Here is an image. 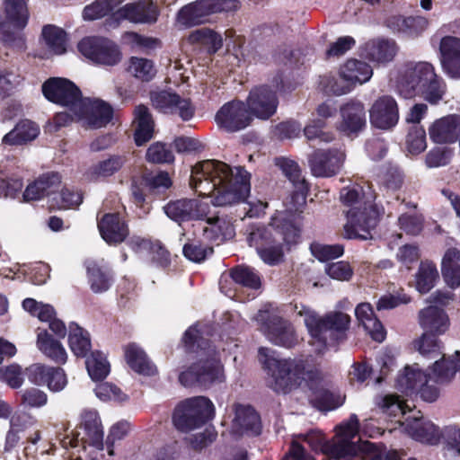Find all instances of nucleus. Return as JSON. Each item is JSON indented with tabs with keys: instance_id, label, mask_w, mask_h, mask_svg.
<instances>
[{
	"instance_id": "obj_1",
	"label": "nucleus",
	"mask_w": 460,
	"mask_h": 460,
	"mask_svg": "<svg viewBox=\"0 0 460 460\" xmlns=\"http://www.w3.org/2000/svg\"><path fill=\"white\" fill-rule=\"evenodd\" d=\"M190 187L199 196H210L217 207L244 201L250 193V173L218 160H205L192 167Z\"/></svg>"
},
{
	"instance_id": "obj_2",
	"label": "nucleus",
	"mask_w": 460,
	"mask_h": 460,
	"mask_svg": "<svg viewBox=\"0 0 460 460\" xmlns=\"http://www.w3.org/2000/svg\"><path fill=\"white\" fill-rule=\"evenodd\" d=\"M259 359L270 376L269 385L275 392L287 394L305 382L313 390L314 400L329 402L332 394L327 390L317 387L320 372L307 359H279L275 351L268 348H260Z\"/></svg>"
},
{
	"instance_id": "obj_3",
	"label": "nucleus",
	"mask_w": 460,
	"mask_h": 460,
	"mask_svg": "<svg viewBox=\"0 0 460 460\" xmlns=\"http://www.w3.org/2000/svg\"><path fill=\"white\" fill-rule=\"evenodd\" d=\"M377 195L367 185L363 188H343L341 190V200L352 208L348 211V222L344 226V236L348 239L368 240L372 238V231L377 225L378 218L384 209H379L375 202Z\"/></svg>"
},
{
	"instance_id": "obj_4",
	"label": "nucleus",
	"mask_w": 460,
	"mask_h": 460,
	"mask_svg": "<svg viewBox=\"0 0 460 460\" xmlns=\"http://www.w3.org/2000/svg\"><path fill=\"white\" fill-rule=\"evenodd\" d=\"M294 313L304 318V323L310 334L309 344L318 354L324 353L330 347L346 338L350 317L341 312H332L320 317L314 310L302 304L294 305Z\"/></svg>"
},
{
	"instance_id": "obj_5",
	"label": "nucleus",
	"mask_w": 460,
	"mask_h": 460,
	"mask_svg": "<svg viewBox=\"0 0 460 460\" xmlns=\"http://www.w3.org/2000/svg\"><path fill=\"white\" fill-rule=\"evenodd\" d=\"M358 432V419L352 414L349 420L337 427V434L326 440L319 430L300 434L298 438L306 442L314 452H322L327 460H360L361 447L354 439Z\"/></svg>"
},
{
	"instance_id": "obj_6",
	"label": "nucleus",
	"mask_w": 460,
	"mask_h": 460,
	"mask_svg": "<svg viewBox=\"0 0 460 460\" xmlns=\"http://www.w3.org/2000/svg\"><path fill=\"white\" fill-rule=\"evenodd\" d=\"M397 90L404 98L420 95L432 104L442 100L446 93L444 80L429 62L408 64L397 80Z\"/></svg>"
},
{
	"instance_id": "obj_7",
	"label": "nucleus",
	"mask_w": 460,
	"mask_h": 460,
	"mask_svg": "<svg viewBox=\"0 0 460 460\" xmlns=\"http://www.w3.org/2000/svg\"><path fill=\"white\" fill-rule=\"evenodd\" d=\"M296 235L297 230L293 226L287 233H280L272 226H252L248 230L247 243L255 248L265 263L274 265L283 256L281 241L290 242Z\"/></svg>"
},
{
	"instance_id": "obj_8",
	"label": "nucleus",
	"mask_w": 460,
	"mask_h": 460,
	"mask_svg": "<svg viewBox=\"0 0 460 460\" xmlns=\"http://www.w3.org/2000/svg\"><path fill=\"white\" fill-rule=\"evenodd\" d=\"M4 21L0 14V38L8 46L22 49L24 35L22 30L29 20V11L26 0H5Z\"/></svg>"
},
{
	"instance_id": "obj_9",
	"label": "nucleus",
	"mask_w": 460,
	"mask_h": 460,
	"mask_svg": "<svg viewBox=\"0 0 460 460\" xmlns=\"http://www.w3.org/2000/svg\"><path fill=\"white\" fill-rule=\"evenodd\" d=\"M214 416L212 402L204 396L187 399L174 410L172 421L175 428L188 432L203 425Z\"/></svg>"
},
{
	"instance_id": "obj_10",
	"label": "nucleus",
	"mask_w": 460,
	"mask_h": 460,
	"mask_svg": "<svg viewBox=\"0 0 460 460\" xmlns=\"http://www.w3.org/2000/svg\"><path fill=\"white\" fill-rule=\"evenodd\" d=\"M237 0H199L183 6L178 13V23L189 28L207 21L210 14L237 10Z\"/></svg>"
},
{
	"instance_id": "obj_11",
	"label": "nucleus",
	"mask_w": 460,
	"mask_h": 460,
	"mask_svg": "<svg viewBox=\"0 0 460 460\" xmlns=\"http://www.w3.org/2000/svg\"><path fill=\"white\" fill-rule=\"evenodd\" d=\"M254 320L259 330L273 344L291 348L297 343L298 339L291 323L269 310H260Z\"/></svg>"
},
{
	"instance_id": "obj_12",
	"label": "nucleus",
	"mask_w": 460,
	"mask_h": 460,
	"mask_svg": "<svg viewBox=\"0 0 460 460\" xmlns=\"http://www.w3.org/2000/svg\"><path fill=\"white\" fill-rule=\"evenodd\" d=\"M179 381L186 387L193 385L209 387L215 383L224 381L222 366L214 358L206 360L200 359L191 365L186 371L181 372L179 376Z\"/></svg>"
},
{
	"instance_id": "obj_13",
	"label": "nucleus",
	"mask_w": 460,
	"mask_h": 460,
	"mask_svg": "<svg viewBox=\"0 0 460 460\" xmlns=\"http://www.w3.org/2000/svg\"><path fill=\"white\" fill-rule=\"evenodd\" d=\"M42 92L49 101L67 107L72 114L84 99L79 88L73 82L65 78L49 79L43 84Z\"/></svg>"
},
{
	"instance_id": "obj_14",
	"label": "nucleus",
	"mask_w": 460,
	"mask_h": 460,
	"mask_svg": "<svg viewBox=\"0 0 460 460\" xmlns=\"http://www.w3.org/2000/svg\"><path fill=\"white\" fill-rule=\"evenodd\" d=\"M78 50L94 63L114 66L120 60L118 46L101 37H86L78 43Z\"/></svg>"
},
{
	"instance_id": "obj_15",
	"label": "nucleus",
	"mask_w": 460,
	"mask_h": 460,
	"mask_svg": "<svg viewBox=\"0 0 460 460\" xmlns=\"http://www.w3.org/2000/svg\"><path fill=\"white\" fill-rule=\"evenodd\" d=\"M219 128L227 132H236L250 126L253 120L245 102L232 101L225 103L215 117Z\"/></svg>"
},
{
	"instance_id": "obj_16",
	"label": "nucleus",
	"mask_w": 460,
	"mask_h": 460,
	"mask_svg": "<svg viewBox=\"0 0 460 460\" xmlns=\"http://www.w3.org/2000/svg\"><path fill=\"white\" fill-rule=\"evenodd\" d=\"M208 209V204L199 199L172 200L164 207L166 216L178 224L192 220H202L207 217Z\"/></svg>"
},
{
	"instance_id": "obj_17",
	"label": "nucleus",
	"mask_w": 460,
	"mask_h": 460,
	"mask_svg": "<svg viewBox=\"0 0 460 460\" xmlns=\"http://www.w3.org/2000/svg\"><path fill=\"white\" fill-rule=\"evenodd\" d=\"M252 117L267 120L272 117L279 105L276 90L261 85L251 90L245 102Z\"/></svg>"
},
{
	"instance_id": "obj_18",
	"label": "nucleus",
	"mask_w": 460,
	"mask_h": 460,
	"mask_svg": "<svg viewBox=\"0 0 460 460\" xmlns=\"http://www.w3.org/2000/svg\"><path fill=\"white\" fill-rule=\"evenodd\" d=\"M459 365H453L443 357L440 360H436L432 374L426 376L425 384L418 389L416 394H420V398L428 402H435L439 396L438 388L432 383L444 384L449 382L457 371Z\"/></svg>"
},
{
	"instance_id": "obj_19",
	"label": "nucleus",
	"mask_w": 460,
	"mask_h": 460,
	"mask_svg": "<svg viewBox=\"0 0 460 460\" xmlns=\"http://www.w3.org/2000/svg\"><path fill=\"white\" fill-rule=\"evenodd\" d=\"M111 107L101 101L84 98L73 116L93 128L105 127L112 119Z\"/></svg>"
},
{
	"instance_id": "obj_20",
	"label": "nucleus",
	"mask_w": 460,
	"mask_h": 460,
	"mask_svg": "<svg viewBox=\"0 0 460 460\" xmlns=\"http://www.w3.org/2000/svg\"><path fill=\"white\" fill-rule=\"evenodd\" d=\"M153 105L164 113L179 115L183 120L190 119L194 115V107L190 101L177 93L162 91L151 96Z\"/></svg>"
},
{
	"instance_id": "obj_21",
	"label": "nucleus",
	"mask_w": 460,
	"mask_h": 460,
	"mask_svg": "<svg viewBox=\"0 0 460 460\" xmlns=\"http://www.w3.org/2000/svg\"><path fill=\"white\" fill-rule=\"evenodd\" d=\"M371 124L380 129H391L398 123L399 110L395 100L388 95L379 97L369 110Z\"/></svg>"
},
{
	"instance_id": "obj_22",
	"label": "nucleus",
	"mask_w": 460,
	"mask_h": 460,
	"mask_svg": "<svg viewBox=\"0 0 460 460\" xmlns=\"http://www.w3.org/2000/svg\"><path fill=\"white\" fill-rule=\"evenodd\" d=\"M344 158V154L338 150H318L309 158V165L314 176L331 177L341 170Z\"/></svg>"
},
{
	"instance_id": "obj_23",
	"label": "nucleus",
	"mask_w": 460,
	"mask_h": 460,
	"mask_svg": "<svg viewBox=\"0 0 460 460\" xmlns=\"http://www.w3.org/2000/svg\"><path fill=\"white\" fill-rule=\"evenodd\" d=\"M26 370L31 382L39 385H47L53 392L61 391L66 385L65 372L60 367L34 364Z\"/></svg>"
},
{
	"instance_id": "obj_24",
	"label": "nucleus",
	"mask_w": 460,
	"mask_h": 460,
	"mask_svg": "<svg viewBox=\"0 0 460 460\" xmlns=\"http://www.w3.org/2000/svg\"><path fill=\"white\" fill-rule=\"evenodd\" d=\"M97 226L102 238L111 245L121 243L129 234L127 223L118 213L104 214L98 218Z\"/></svg>"
},
{
	"instance_id": "obj_25",
	"label": "nucleus",
	"mask_w": 460,
	"mask_h": 460,
	"mask_svg": "<svg viewBox=\"0 0 460 460\" xmlns=\"http://www.w3.org/2000/svg\"><path fill=\"white\" fill-rule=\"evenodd\" d=\"M440 63L444 73L453 79H460V38L445 36L439 44Z\"/></svg>"
},
{
	"instance_id": "obj_26",
	"label": "nucleus",
	"mask_w": 460,
	"mask_h": 460,
	"mask_svg": "<svg viewBox=\"0 0 460 460\" xmlns=\"http://www.w3.org/2000/svg\"><path fill=\"white\" fill-rule=\"evenodd\" d=\"M340 112L341 121L338 129L343 134H358L366 127V111L363 103L349 102L341 107Z\"/></svg>"
},
{
	"instance_id": "obj_27",
	"label": "nucleus",
	"mask_w": 460,
	"mask_h": 460,
	"mask_svg": "<svg viewBox=\"0 0 460 460\" xmlns=\"http://www.w3.org/2000/svg\"><path fill=\"white\" fill-rule=\"evenodd\" d=\"M158 13L157 6L152 1L141 0L119 8L115 15L117 19H125L135 23H154Z\"/></svg>"
},
{
	"instance_id": "obj_28",
	"label": "nucleus",
	"mask_w": 460,
	"mask_h": 460,
	"mask_svg": "<svg viewBox=\"0 0 460 460\" xmlns=\"http://www.w3.org/2000/svg\"><path fill=\"white\" fill-rule=\"evenodd\" d=\"M261 431V420L251 406L238 405L232 424V432L235 435L258 436Z\"/></svg>"
},
{
	"instance_id": "obj_29",
	"label": "nucleus",
	"mask_w": 460,
	"mask_h": 460,
	"mask_svg": "<svg viewBox=\"0 0 460 460\" xmlns=\"http://www.w3.org/2000/svg\"><path fill=\"white\" fill-rule=\"evenodd\" d=\"M276 164L281 169L282 172L295 187L292 199L295 200L298 206L304 205L306 199L308 185L305 178L302 177L297 164L288 158L280 157L276 159Z\"/></svg>"
},
{
	"instance_id": "obj_30",
	"label": "nucleus",
	"mask_w": 460,
	"mask_h": 460,
	"mask_svg": "<svg viewBox=\"0 0 460 460\" xmlns=\"http://www.w3.org/2000/svg\"><path fill=\"white\" fill-rule=\"evenodd\" d=\"M460 132V117L447 116L432 124L429 128L430 138L437 143H454Z\"/></svg>"
},
{
	"instance_id": "obj_31",
	"label": "nucleus",
	"mask_w": 460,
	"mask_h": 460,
	"mask_svg": "<svg viewBox=\"0 0 460 460\" xmlns=\"http://www.w3.org/2000/svg\"><path fill=\"white\" fill-rule=\"evenodd\" d=\"M36 344L39 350L55 363L63 365L66 362L67 353L66 349L47 330L38 329Z\"/></svg>"
},
{
	"instance_id": "obj_32",
	"label": "nucleus",
	"mask_w": 460,
	"mask_h": 460,
	"mask_svg": "<svg viewBox=\"0 0 460 460\" xmlns=\"http://www.w3.org/2000/svg\"><path fill=\"white\" fill-rule=\"evenodd\" d=\"M386 23L394 32L413 38L419 36L427 29L429 21L422 16L407 18L393 16L387 20Z\"/></svg>"
},
{
	"instance_id": "obj_33",
	"label": "nucleus",
	"mask_w": 460,
	"mask_h": 460,
	"mask_svg": "<svg viewBox=\"0 0 460 460\" xmlns=\"http://www.w3.org/2000/svg\"><path fill=\"white\" fill-rule=\"evenodd\" d=\"M419 323L427 332L441 334L448 327V317L439 307L429 305L419 312Z\"/></svg>"
},
{
	"instance_id": "obj_34",
	"label": "nucleus",
	"mask_w": 460,
	"mask_h": 460,
	"mask_svg": "<svg viewBox=\"0 0 460 460\" xmlns=\"http://www.w3.org/2000/svg\"><path fill=\"white\" fill-rule=\"evenodd\" d=\"M426 376L417 364L406 366L397 376L395 386L407 395L414 394L425 384Z\"/></svg>"
},
{
	"instance_id": "obj_35",
	"label": "nucleus",
	"mask_w": 460,
	"mask_h": 460,
	"mask_svg": "<svg viewBox=\"0 0 460 460\" xmlns=\"http://www.w3.org/2000/svg\"><path fill=\"white\" fill-rule=\"evenodd\" d=\"M355 314L359 323L370 334L373 340L381 342L385 338L382 323L375 316L372 306L368 303L359 304L355 309Z\"/></svg>"
},
{
	"instance_id": "obj_36",
	"label": "nucleus",
	"mask_w": 460,
	"mask_h": 460,
	"mask_svg": "<svg viewBox=\"0 0 460 460\" xmlns=\"http://www.w3.org/2000/svg\"><path fill=\"white\" fill-rule=\"evenodd\" d=\"M81 427L84 429L86 440L96 448L103 449V428L96 411L85 410L81 414Z\"/></svg>"
},
{
	"instance_id": "obj_37",
	"label": "nucleus",
	"mask_w": 460,
	"mask_h": 460,
	"mask_svg": "<svg viewBox=\"0 0 460 460\" xmlns=\"http://www.w3.org/2000/svg\"><path fill=\"white\" fill-rule=\"evenodd\" d=\"M60 181V175L57 172L43 174L33 183L28 185L23 193V198L25 200L29 201L40 199L45 195L52 194Z\"/></svg>"
},
{
	"instance_id": "obj_38",
	"label": "nucleus",
	"mask_w": 460,
	"mask_h": 460,
	"mask_svg": "<svg viewBox=\"0 0 460 460\" xmlns=\"http://www.w3.org/2000/svg\"><path fill=\"white\" fill-rule=\"evenodd\" d=\"M396 50V45L394 40L376 39L368 41L365 45L364 55L373 62L387 63L393 60Z\"/></svg>"
},
{
	"instance_id": "obj_39",
	"label": "nucleus",
	"mask_w": 460,
	"mask_h": 460,
	"mask_svg": "<svg viewBox=\"0 0 460 460\" xmlns=\"http://www.w3.org/2000/svg\"><path fill=\"white\" fill-rule=\"evenodd\" d=\"M406 430L412 438L423 443L436 444L439 440L438 429L431 421L423 418L409 420Z\"/></svg>"
},
{
	"instance_id": "obj_40",
	"label": "nucleus",
	"mask_w": 460,
	"mask_h": 460,
	"mask_svg": "<svg viewBox=\"0 0 460 460\" xmlns=\"http://www.w3.org/2000/svg\"><path fill=\"white\" fill-rule=\"evenodd\" d=\"M40 133L38 125L29 119L21 120L13 129L4 136L3 145L19 146L34 140Z\"/></svg>"
},
{
	"instance_id": "obj_41",
	"label": "nucleus",
	"mask_w": 460,
	"mask_h": 460,
	"mask_svg": "<svg viewBox=\"0 0 460 460\" xmlns=\"http://www.w3.org/2000/svg\"><path fill=\"white\" fill-rule=\"evenodd\" d=\"M134 113V138L136 145L140 146L148 142L153 137L155 125L149 110L146 106H137Z\"/></svg>"
},
{
	"instance_id": "obj_42",
	"label": "nucleus",
	"mask_w": 460,
	"mask_h": 460,
	"mask_svg": "<svg viewBox=\"0 0 460 460\" xmlns=\"http://www.w3.org/2000/svg\"><path fill=\"white\" fill-rule=\"evenodd\" d=\"M124 352L128 365L135 372L145 376H152L155 373V367L149 361L143 349L136 343L127 345Z\"/></svg>"
},
{
	"instance_id": "obj_43",
	"label": "nucleus",
	"mask_w": 460,
	"mask_h": 460,
	"mask_svg": "<svg viewBox=\"0 0 460 460\" xmlns=\"http://www.w3.org/2000/svg\"><path fill=\"white\" fill-rule=\"evenodd\" d=\"M339 75L352 85L356 83L362 84L372 77L373 69L365 61L349 59L341 66Z\"/></svg>"
},
{
	"instance_id": "obj_44",
	"label": "nucleus",
	"mask_w": 460,
	"mask_h": 460,
	"mask_svg": "<svg viewBox=\"0 0 460 460\" xmlns=\"http://www.w3.org/2000/svg\"><path fill=\"white\" fill-rule=\"evenodd\" d=\"M445 281L453 288L460 286V251L448 249L443 259L441 266Z\"/></svg>"
},
{
	"instance_id": "obj_45",
	"label": "nucleus",
	"mask_w": 460,
	"mask_h": 460,
	"mask_svg": "<svg viewBox=\"0 0 460 460\" xmlns=\"http://www.w3.org/2000/svg\"><path fill=\"white\" fill-rule=\"evenodd\" d=\"M87 273L91 288L94 293L107 291L112 284V275L106 267L99 265L96 261H87Z\"/></svg>"
},
{
	"instance_id": "obj_46",
	"label": "nucleus",
	"mask_w": 460,
	"mask_h": 460,
	"mask_svg": "<svg viewBox=\"0 0 460 460\" xmlns=\"http://www.w3.org/2000/svg\"><path fill=\"white\" fill-rule=\"evenodd\" d=\"M209 226L204 228V235L207 239L216 242L217 244L234 236V228L229 221L218 217H208Z\"/></svg>"
},
{
	"instance_id": "obj_47",
	"label": "nucleus",
	"mask_w": 460,
	"mask_h": 460,
	"mask_svg": "<svg viewBox=\"0 0 460 460\" xmlns=\"http://www.w3.org/2000/svg\"><path fill=\"white\" fill-rule=\"evenodd\" d=\"M68 343L71 351L76 357H85L91 349V341L87 331L75 323L68 327Z\"/></svg>"
},
{
	"instance_id": "obj_48",
	"label": "nucleus",
	"mask_w": 460,
	"mask_h": 460,
	"mask_svg": "<svg viewBox=\"0 0 460 460\" xmlns=\"http://www.w3.org/2000/svg\"><path fill=\"white\" fill-rule=\"evenodd\" d=\"M438 278V269L432 261H421L415 275L416 289L422 294L428 293L434 288Z\"/></svg>"
},
{
	"instance_id": "obj_49",
	"label": "nucleus",
	"mask_w": 460,
	"mask_h": 460,
	"mask_svg": "<svg viewBox=\"0 0 460 460\" xmlns=\"http://www.w3.org/2000/svg\"><path fill=\"white\" fill-rule=\"evenodd\" d=\"M188 40L207 47L210 53H216L223 45L221 35L206 27L191 31Z\"/></svg>"
},
{
	"instance_id": "obj_50",
	"label": "nucleus",
	"mask_w": 460,
	"mask_h": 460,
	"mask_svg": "<svg viewBox=\"0 0 460 460\" xmlns=\"http://www.w3.org/2000/svg\"><path fill=\"white\" fill-rule=\"evenodd\" d=\"M42 37L48 49L57 55L66 52V32L56 26L47 25L42 30Z\"/></svg>"
},
{
	"instance_id": "obj_51",
	"label": "nucleus",
	"mask_w": 460,
	"mask_h": 460,
	"mask_svg": "<svg viewBox=\"0 0 460 460\" xmlns=\"http://www.w3.org/2000/svg\"><path fill=\"white\" fill-rule=\"evenodd\" d=\"M86 368L93 380H102L110 373V364L106 357L100 351L91 354L86 359Z\"/></svg>"
},
{
	"instance_id": "obj_52",
	"label": "nucleus",
	"mask_w": 460,
	"mask_h": 460,
	"mask_svg": "<svg viewBox=\"0 0 460 460\" xmlns=\"http://www.w3.org/2000/svg\"><path fill=\"white\" fill-rule=\"evenodd\" d=\"M320 86L328 94L342 95L351 91L352 84L341 75H327L321 77Z\"/></svg>"
},
{
	"instance_id": "obj_53",
	"label": "nucleus",
	"mask_w": 460,
	"mask_h": 460,
	"mask_svg": "<svg viewBox=\"0 0 460 460\" xmlns=\"http://www.w3.org/2000/svg\"><path fill=\"white\" fill-rule=\"evenodd\" d=\"M128 72L142 81H150L156 73L154 63L146 58L132 57L128 66Z\"/></svg>"
},
{
	"instance_id": "obj_54",
	"label": "nucleus",
	"mask_w": 460,
	"mask_h": 460,
	"mask_svg": "<svg viewBox=\"0 0 460 460\" xmlns=\"http://www.w3.org/2000/svg\"><path fill=\"white\" fill-rule=\"evenodd\" d=\"M233 281L243 288L257 289L261 286L259 276L248 267L238 266L230 272Z\"/></svg>"
},
{
	"instance_id": "obj_55",
	"label": "nucleus",
	"mask_w": 460,
	"mask_h": 460,
	"mask_svg": "<svg viewBox=\"0 0 460 460\" xmlns=\"http://www.w3.org/2000/svg\"><path fill=\"white\" fill-rule=\"evenodd\" d=\"M125 163L124 155H114L93 166L92 172L98 177H108L118 172Z\"/></svg>"
},
{
	"instance_id": "obj_56",
	"label": "nucleus",
	"mask_w": 460,
	"mask_h": 460,
	"mask_svg": "<svg viewBox=\"0 0 460 460\" xmlns=\"http://www.w3.org/2000/svg\"><path fill=\"white\" fill-rule=\"evenodd\" d=\"M119 3V0H96L92 4L84 7L83 17L85 20L102 18L115 9Z\"/></svg>"
},
{
	"instance_id": "obj_57",
	"label": "nucleus",
	"mask_w": 460,
	"mask_h": 460,
	"mask_svg": "<svg viewBox=\"0 0 460 460\" xmlns=\"http://www.w3.org/2000/svg\"><path fill=\"white\" fill-rule=\"evenodd\" d=\"M439 439L444 450L460 456V428L445 427L439 434Z\"/></svg>"
},
{
	"instance_id": "obj_58",
	"label": "nucleus",
	"mask_w": 460,
	"mask_h": 460,
	"mask_svg": "<svg viewBox=\"0 0 460 460\" xmlns=\"http://www.w3.org/2000/svg\"><path fill=\"white\" fill-rule=\"evenodd\" d=\"M22 307L33 316H37L41 322L49 323L56 316L53 306L48 304L39 303L33 298L24 299Z\"/></svg>"
},
{
	"instance_id": "obj_59",
	"label": "nucleus",
	"mask_w": 460,
	"mask_h": 460,
	"mask_svg": "<svg viewBox=\"0 0 460 460\" xmlns=\"http://www.w3.org/2000/svg\"><path fill=\"white\" fill-rule=\"evenodd\" d=\"M312 254L321 261H327L341 257L344 253L341 244H323L314 243L310 246Z\"/></svg>"
},
{
	"instance_id": "obj_60",
	"label": "nucleus",
	"mask_w": 460,
	"mask_h": 460,
	"mask_svg": "<svg viewBox=\"0 0 460 460\" xmlns=\"http://www.w3.org/2000/svg\"><path fill=\"white\" fill-rule=\"evenodd\" d=\"M376 403L385 413L394 417L404 415L408 411V406L397 395L394 394H387L379 398Z\"/></svg>"
},
{
	"instance_id": "obj_61",
	"label": "nucleus",
	"mask_w": 460,
	"mask_h": 460,
	"mask_svg": "<svg viewBox=\"0 0 460 460\" xmlns=\"http://www.w3.org/2000/svg\"><path fill=\"white\" fill-rule=\"evenodd\" d=\"M144 182L148 190L155 195L164 193L172 186V180L165 172L146 176L144 178Z\"/></svg>"
},
{
	"instance_id": "obj_62",
	"label": "nucleus",
	"mask_w": 460,
	"mask_h": 460,
	"mask_svg": "<svg viewBox=\"0 0 460 460\" xmlns=\"http://www.w3.org/2000/svg\"><path fill=\"white\" fill-rule=\"evenodd\" d=\"M82 195L78 191L69 189H63L62 191L52 198V206L59 209L74 208L78 207L82 202Z\"/></svg>"
},
{
	"instance_id": "obj_63",
	"label": "nucleus",
	"mask_w": 460,
	"mask_h": 460,
	"mask_svg": "<svg viewBox=\"0 0 460 460\" xmlns=\"http://www.w3.org/2000/svg\"><path fill=\"white\" fill-rule=\"evenodd\" d=\"M199 324L190 327L184 333L183 342L188 350L195 351V347L205 349L208 344V341L203 337L204 333H208L203 330L205 325L198 329Z\"/></svg>"
},
{
	"instance_id": "obj_64",
	"label": "nucleus",
	"mask_w": 460,
	"mask_h": 460,
	"mask_svg": "<svg viewBox=\"0 0 460 460\" xmlns=\"http://www.w3.org/2000/svg\"><path fill=\"white\" fill-rule=\"evenodd\" d=\"M146 159L155 164L172 163L174 160V155L164 144L157 142L148 147Z\"/></svg>"
}]
</instances>
